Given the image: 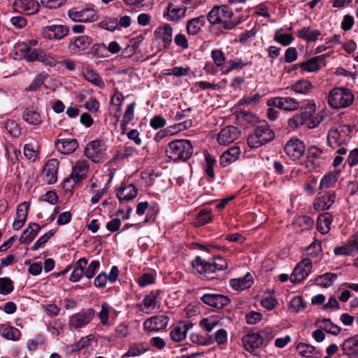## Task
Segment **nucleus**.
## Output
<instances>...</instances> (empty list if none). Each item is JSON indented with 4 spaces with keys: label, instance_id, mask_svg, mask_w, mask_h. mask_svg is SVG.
Segmentation results:
<instances>
[{
    "label": "nucleus",
    "instance_id": "obj_1",
    "mask_svg": "<svg viewBox=\"0 0 358 358\" xmlns=\"http://www.w3.org/2000/svg\"><path fill=\"white\" fill-rule=\"evenodd\" d=\"M301 108V110H304L300 113H296L292 116V123L297 127L300 125H306L309 129L315 128L322 121L324 116L317 113L316 115H313L315 112V106H310L308 103H302L300 106V103L296 102L292 99V111Z\"/></svg>",
    "mask_w": 358,
    "mask_h": 358
},
{
    "label": "nucleus",
    "instance_id": "obj_2",
    "mask_svg": "<svg viewBox=\"0 0 358 358\" xmlns=\"http://www.w3.org/2000/svg\"><path fill=\"white\" fill-rule=\"evenodd\" d=\"M192 266L204 278L212 280L218 277L217 272L227 269L228 264L221 256L215 257L213 262H207L197 256L192 261Z\"/></svg>",
    "mask_w": 358,
    "mask_h": 358
},
{
    "label": "nucleus",
    "instance_id": "obj_3",
    "mask_svg": "<svg viewBox=\"0 0 358 358\" xmlns=\"http://www.w3.org/2000/svg\"><path fill=\"white\" fill-rule=\"evenodd\" d=\"M166 152L174 162L186 161L193 155V146L189 140H176L169 143Z\"/></svg>",
    "mask_w": 358,
    "mask_h": 358
},
{
    "label": "nucleus",
    "instance_id": "obj_4",
    "mask_svg": "<svg viewBox=\"0 0 358 358\" xmlns=\"http://www.w3.org/2000/svg\"><path fill=\"white\" fill-rule=\"evenodd\" d=\"M275 134L267 123L257 126L254 132L248 137V145L251 148H257L266 143L272 141Z\"/></svg>",
    "mask_w": 358,
    "mask_h": 358
},
{
    "label": "nucleus",
    "instance_id": "obj_5",
    "mask_svg": "<svg viewBox=\"0 0 358 358\" xmlns=\"http://www.w3.org/2000/svg\"><path fill=\"white\" fill-rule=\"evenodd\" d=\"M354 101V95L348 88L335 87L329 95L328 103L334 108H346Z\"/></svg>",
    "mask_w": 358,
    "mask_h": 358
},
{
    "label": "nucleus",
    "instance_id": "obj_6",
    "mask_svg": "<svg viewBox=\"0 0 358 358\" xmlns=\"http://www.w3.org/2000/svg\"><path fill=\"white\" fill-rule=\"evenodd\" d=\"M106 145L99 140H95L90 142L85 150V156L94 163H98L105 157Z\"/></svg>",
    "mask_w": 358,
    "mask_h": 358
},
{
    "label": "nucleus",
    "instance_id": "obj_7",
    "mask_svg": "<svg viewBox=\"0 0 358 358\" xmlns=\"http://www.w3.org/2000/svg\"><path fill=\"white\" fill-rule=\"evenodd\" d=\"M95 310L90 308L70 317L69 324L74 329L81 328L90 323L94 317Z\"/></svg>",
    "mask_w": 358,
    "mask_h": 358
},
{
    "label": "nucleus",
    "instance_id": "obj_8",
    "mask_svg": "<svg viewBox=\"0 0 358 358\" xmlns=\"http://www.w3.org/2000/svg\"><path fill=\"white\" fill-rule=\"evenodd\" d=\"M201 300L214 310H221L230 303V299L220 294L207 293L201 297Z\"/></svg>",
    "mask_w": 358,
    "mask_h": 358
},
{
    "label": "nucleus",
    "instance_id": "obj_9",
    "mask_svg": "<svg viewBox=\"0 0 358 358\" xmlns=\"http://www.w3.org/2000/svg\"><path fill=\"white\" fill-rule=\"evenodd\" d=\"M336 194L335 191L329 190L324 194L320 192L313 203L314 208L317 211L329 210L335 203Z\"/></svg>",
    "mask_w": 358,
    "mask_h": 358
},
{
    "label": "nucleus",
    "instance_id": "obj_10",
    "mask_svg": "<svg viewBox=\"0 0 358 358\" xmlns=\"http://www.w3.org/2000/svg\"><path fill=\"white\" fill-rule=\"evenodd\" d=\"M169 317L165 315H158L151 317L143 322L145 331L152 332L165 329L169 323Z\"/></svg>",
    "mask_w": 358,
    "mask_h": 358
},
{
    "label": "nucleus",
    "instance_id": "obj_11",
    "mask_svg": "<svg viewBox=\"0 0 358 358\" xmlns=\"http://www.w3.org/2000/svg\"><path fill=\"white\" fill-rule=\"evenodd\" d=\"M312 262L310 259L306 258L301 261L292 271V284H298L303 281L311 272Z\"/></svg>",
    "mask_w": 358,
    "mask_h": 358
},
{
    "label": "nucleus",
    "instance_id": "obj_12",
    "mask_svg": "<svg viewBox=\"0 0 358 358\" xmlns=\"http://www.w3.org/2000/svg\"><path fill=\"white\" fill-rule=\"evenodd\" d=\"M69 27L62 24H52L43 28L41 33L48 39L59 40L69 34Z\"/></svg>",
    "mask_w": 358,
    "mask_h": 358
},
{
    "label": "nucleus",
    "instance_id": "obj_13",
    "mask_svg": "<svg viewBox=\"0 0 358 358\" xmlns=\"http://www.w3.org/2000/svg\"><path fill=\"white\" fill-rule=\"evenodd\" d=\"M69 17L74 21L92 22L98 20L96 12L92 8H85L80 10H69Z\"/></svg>",
    "mask_w": 358,
    "mask_h": 358
},
{
    "label": "nucleus",
    "instance_id": "obj_14",
    "mask_svg": "<svg viewBox=\"0 0 358 358\" xmlns=\"http://www.w3.org/2000/svg\"><path fill=\"white\" fill-rule=\"evenodd\" d=\"M59 161L57 159H50L47 161L43 167L45 182L48 185L55 184L57 180Z\"/></svg>",
    "mask_w": 358,
    "mask_h": 358
},
{
    "label": "nucleus",
    "instance_id": "obj_15",
    "mask_svg": "<svg viewBox=\"0 0 358 358\" xmlns=\"http://www.w3.org/2000/svg\"><path fill=\"white\" fill-rule=\"evenodd\" d=\"M345 127V126L329 131L327 141L332 148H334V145L338 147L346 143L348 135Z\"/></svg>",
    "mask_w": 358,
    "mask_h": 358
},
{
    "label": "nucleus",
    "instance_id": "obj_16",
    "mask_svg": "<svg viewBox=\"0 0 358 358\" xmlns=\"http://www.w3.org/2000/svg\"><path fill=\"white\" fill-rule=\"evenodd\" d=\"M243 347L249 352H253L264 343L262 336L257 333H251L245 335L242 338Z\"/></svg>",
    "mask_w": 358,
    "mask_h": 358
},
{
    "label": "nucleus",
    "instance_id": "obj_17",
    "mask_svg": "<svg viewBox=\"0 0 358 358\" xmlns=\"http://www.w3.org/2000/svg\"><path fill=\"white\" fill-rule=\"evenodd\" d=\"M192 327V324L189 322H180L174 326L170 332L171 339L176 343L183 341L187 335V332Z\"/></svg>",
    "mask_w": 358,
    "mask_h": 358
},
{
    "label": "nucleus",
    "instance_id": "obj_18",
    "mask_svg": "<svg viewBox=\"0 0 358 358\" xmlns=\"http://www.w3.org/2000/svg\"><path fill=\"white\" fill-rule=\"evenodd\" d=\"M341 349L343 354L348 358H358V335L345 340Z\"/></svg>",
    "mask_w": 358,
    "mask_h": 358
},
{
    "label": "nucleus",
    "instance_id": "obj_19",
    "mask_svg": "<svg viewBox=\"0 0 358 358\" xmlns=\"http://www.w3.org/2000/svg\"><path fill=\"white\" fill-rule=\"evenodd\" d=\"M237 138L238 129L234 126H228L220 131L217 141L220 145H226L234 142Z\"/></svg>",
    "mask_w": 358,
    "mask_h": 358
},
{
    "label": "nucleus",
    "instance_id": "obj_20",
    "mask_svg": "<svg viewBox=\"0 0 358 358\" xmlns=\"http://www.w3.org/2000/svg\"><path fill=\"white\" fill-rule=\"evenodd\" d=\"M241 155V150L238 146H232L224 152L220 157V164L226 167L236 162Z\"/></svg>",
    "mask_w": 358,
    "mask_h": 358
},
{
    "label": "nucleus",
    "instance_id": "obj_21",
    "mask_svg": "<svg viewBox=\"0 0 358 358\" xmlns=\"http://www.w3.org/2000/svg\"><path fill=\"white\" fill-rule=\"evenodd\" d=\"M173 28L169 24H165L155 31V35L164 43V49H167L172 42Z\"/></svg>",
    "mask_w": 358,
    "mask_h": 358
},
{
    "label": "nucleus",
    "instance_id": "obj_22",
    "mask_svg": "<svg viewBox=\"0 0 358 358\" xmlns=\"http://www.w3.org/2000/svg\"><path fill=\"white\" fill-rule=\"evenodd\" d=\"M55 146L59 152L64 155L73 153L78 147V143L75 138H66L57 140Z\"/></svg>",
    "mask_w": 358,
    "mask_h": 358
},
{
    "label": "nucleus",
    "instance_id": "obj_23",
    "mask_svg": "<svg viewBox=\"0 0 358 358\" xmlns=\"http://www.w3.org/2000/svg\"><path fill=\"white\" fill-rule=\"evenodd\" d=\"M296 350L301 356L306 358H321L322 356V352L320 350L306 343H301L298 344L296 347Z\"/></svg>",
    "mask_w": 358,
    "mask_h": 358
},
{
    "label": "nucleus",
    "instance_id": "obj_24",
    "mask_svg": "<svg viewBox=\"0 0 358 358\" xmlns=\"http://www.w3.org/2000/svg\"><path fill=\"white\" fill-rule=\"evenodd\" d=\"M29 210V205L26 203H20L17 208L16 217L13 223V228L15 230L20 229L24 225Z\"/></svg>",
    "mask_w": 358,
    "mask_h": 358
},
{
    "label": "nucleus",
    "instance_id": "obj_25",
    "mask_svg": "<svg viewBox=\"0 0 358 358\" xmlns=\"http://www.w3.org/2000/svg\"><path fill=\"white\" fill-rule=\"evenodd\" d=\"M138 194V189L133 184L121 186L117 191L116 196L120 201H130Z\"/></svg>",
    "mask_w": 358,
    "mask_h": 358
},
{
    "label": "nucleus",
    "instance_id": "obj_26",
    "mask_svg": "<svg viewBox=\"0 0 358 358\" xmlns=\"http://www.w3.org/2000/svg\"><path fill=\"white\" fill-rule=\"evenodd\" d=\"M41 227L37 223H30L19 238L22 244H29L36 236Z\"/></svg>",
    "mask_w": 358,
    "mask_h": 358
},
{
    "label": "nucleus",
    "instance_id": "obj_27",
    "mask_svg": "<svg viewBox=\"0 0 358 358\" xmlns=\"http://www.w3.org/2000/svg\"><path fill=\"white\" fill-rule=\"evenodd\" d=\"M231 287L237 291H242L250 288L252 285V276L248 273L244 277L231 279L230 280Z\"/></svg>",
    "mask_w": 358,
    "mask_h": 358
},
{
    "label": "nucleus",
    "instance_id": "obj_28",
    "mask_svg": "<svg viewBox=\"0 0 358 358\" xmlns=\"http://www.w3.org/2000/svg\"><path fill=\"white\" fill-rule=\"evenodd\" d=\"M149 348V344L144 342L132 343L130 345L128 351L122 356V358L139 356L147 352Z\"/></svg>",
    "mask_w": 358,
    "mask_h": 358
},
{
    "label": "nucleus",
    "instance_id": "obj_29",
    "mask_svg": "<svg viewBox=\"0 0 358 358\" xmlns=\"http://www.w3.org/2000/svg\"><path fill=\"white\" fill-rule=\"evenodd\" d=\"M87 264V260L83 257L78 259L73 266V270L71 273L69 280L71 282H78L85 275L84 269Z\"/></svg>",
    "mask_w": 358,
    "mask_h": 358
},
{
    "label": "nucleus",
    "instance_id": "obj_30",
    "mask_svg": "<svg viewBox=\"0 0 358 358\" xmlns=\"http://www.w3.org/2000/svg\"><path fill=\"white\" fill-rule=\"evenodd\" d=\"M206 17L203 15L191 19L187 23V31L189 34L196 35L206 24Z\"/></svg>",
    "mask_w": 358,
    "mask_h": 358
},
{
    "label": "nucleus",
    "instance_id": "obj_31",
    "mask_svg": "<svg viewBox=\"0 0 358 358\" xmlns=\"http://www.w3.org/2000/svg\"><path fill=\"white\" fill-rule=\"evenodd\" d=\"M338 275L334 273H326L323 275L317 276L314 282L315 283L322 287L328 288L333 285L334 281L337 279Z\"/></svg>",
    "mask_w": 358,
    "mask_h": 358
},
{
    "label": "nucleus",
    "instance_id": "obj_32",
    "mask_svg": "<svg viewBox=\"0 0 358 358\" xmlns=\"http://www.w3.org/2000/svg\"><path fill=\"white\" fill-rule=\"evenodd\" d=\"M332 222V215L329 213H323L318 216L317 229L323 234L329 231Z\"/></svg>",
    "mask_w": 358,
    "mask_h": 358
},
{
    "label": "nucleus",
    "instance_id": "obj_33",
    "mask_svg": "<svg viewBox=\"0 0 358 358\" xmlns=\"http://www.w3.org/2000/svg\"><path fill=\"white\" fill-rule=\"evenodd\" d=\"M301 69V71L317 72L320 70V64L313 57L307 61L292 65V71Z\"/></svg>",
    "mask_w": 358,
    "mask_h": 358
},
{
    "label": "nucleus",
    "instance_id": "obj_34",
    "mask_svg": "<svg viewBox=\"0 0 358 358\" xmlns=\"http://www.w3.org/2000/svg\"><path fill=\"white\" fill-rule=\"evenodd\" d=\"M92 42V39L90 37L83 35L75 38L73 41H71L69 45L72 46L74 50L83 51L88 48Z\"/></svg>",
    "mask_w": 358,
    "mask_h": 358
},
{
    "label": "nucleus",
    "instance_id": "obj_35",
    "mask_svg": "<svg viewBox=\"0 0 358 358\" xmlns=\"http://www.w3.org/2000/svg\"><path fill=\"white\" fill-rule=\"evenodd\" d=\"M236 117L241 124L245 127L254 125L258 122L257 117L250 111L240 110Z\"/></svg>",
    "mask_w": 358,
    "mask_h": 358
},
{
    "label": "nucleus",
    "instance_id": "obj_36",
    "mask_svg": "<svg viewBox=\"0 0 358 358\" xmlns=\"http://www.w3.org/2000/svg\"><path fill=\"white\" fill-rule=\"evenodd\" d=\"M338 173L334 172H329L325 174L320 181L319 189L323 190L334 187L338 180Z\"/></svg>",
    "mask_w": 358,
    "mask_h": 358
},
{
    "label": "nucleus",
    "instance_id": "obj_37",
    "mask_svg": "<svg viewBox=\"0 0 358 358\" xmlns=\"http://www.w3.org/2000/svg\"><path fill=\"white\" fill-rule=\"evenodd\" d=\"M321 32L318 29H311L310 27H303L298 33V36L308 41H315Z\"/></svg>",
    "mask_w": 358,
    "mask_h": 358
},
{
    "label": "nucleus",
    "instance_id": "obj_38",
    "mask_svg": "<svg viewBox=\"0 0 358 358\" xmlns=\"http://www.w3.org/2000/svg\"><path fill=\"white\" fill-rule=\"evenodd\" d=\"M267 104L269 106L278 107L286 111L291 110L290 98L276 97L268 101Z\"/></svg>",
    "mask_w": 358,
    "mask_h": 358
},
{
    "label": "nucleus",
    "instance_id": "obj_39",
    "mask_svg": "<svg viewBox=\"0 0 358 358\" xmlns=\"http://www.w3.org/2000/svg\"><path fill=\"white\" fill-rule=\"evenodd\" d=\"M1 336L11 341H18L20 337V331L13 327L2 325L0 327Z\"/></svg>",
    "mask_w": 358,
    "mask_h": 358
},
{
    "label": "nucleus",
    "instance_id": "obj_40",
    "mask_svg": "<svg viewBox=\"0 0 358 358\" xmlns=\"http://www.w3.org/2000/svg\"><path fill=\"white\" fill-rule=\"evenodd\" d=\"M87 171V165L85 161H78L76 162L74 169L71 174L77 181H81L85 176Z\"/></svg>",
    "mask_w": 358,
    "mask_h": 358
},
{
    "label": "nucleus",
    "instance_id": "obj_41",
    "mask_svg": "<svg viewBox=\"0 0 358 358\" xmlns=\"http://www.w3.org/2000/svg\"><path fill=\"white\" fill-rule=\"evenodd\" d=\"M83 77L89 82L99 87H103L105 84L99 75L92 69H85L83 71Z\"/></svg>",
    "mask_w": 358,
    "mask_h": 358
},
{
    "label": "nucleus",
    "instance_id": "obj_42",
    "mask_svg": "<svg viewBox=\"0 0 358 358\" xmlns=\"http://www.w3.org/2000/svg\"><path fill=\"white\" fill-rule=\"evenodd\" d=\"M305 150V144L302 141L292 138V160L299 159L303 157Z\"/></svg>",
    "mask_w": 358,
    "mask_h": 358
},
{
    "label": "nucleus",
    "instance_id": "obj_43",
    "mask_svg": "<svg viewBox=\"0 0 358 358\" xmlns=\"http://www.w3.org/2000/svg\"><path fill=\"white\" fill-rule=\"evenodd\" d=\"M167 14L171 20L177 21L185 16L187 10L186 7H173L172 3H170L167 7Z\"/></svg>",
    "mask_w": 358,
    "mask_h": 358
},
{
    "label": "nucleus",
    "instance_id": "obj_44",
    "mask_svg": "<svg viewBox=\"0 0 358 358\" xmlns=\"http://www.w3.org/2000/svg\"><path fill=\"white\" fill-rule=\"evenodd\" d=\"M22 119L30 124L37 125L41 122L39 113L35 110L26 109L22 114Z\"/></svg>",
    "mask_w": 358,
    "mask_h": 358
},
{
    "label": "nucleus",
    "instance_id": "obj_45",
    "mask_svg": "<svg viewBox=\"0 0 358 358\" xmlns=\"http://www.w3.org/2000/svg\"><path fill=\"white\" fill-rule=\"evenodd\" d=\"M40 50L33 49L27 45H24V48L22 50V53L23 58L29 62H32L34 61H38L40 53Z\"/></svg>",
    "mask_w": 358,
    "mask_h": 358
},
{
    "label": "nucleus",
    "instance_id": "obj_46",
    "mask_svg": "<svg viewBox=\"0 0 358 358\" xmlns=\"http://www.w3.org/2000/svg\"><path fill=\"white\" fill-rule=\"evenodd\" d=\"M15 4L22 8L24 11H28L29 14L36 12L39 6L38 3L34 0H21L15 1Z\"/></svg>",
    "mask_w": 358,
    "mask_h": 358
},
{
    "label": "nucleus",
    "instance_id": "obj_47",
    "mask_svg": "<svg viewBox=\"0 0 358 358\" xmlns=\"http://www.w3.org/2000/svg\"><path fill=\"white\" fill-rule=\"evenodd\" d=\"M312 87V84L307 80H299L292 85V90L299 94H307Z\"/></svg>",
    "mask_w": 358,
    "mask_h": 358
},
{
    "label": "nucleus",
    "instance_id": "obj_48",
    "mask_svg": "<svg viewBox=\"0 0 358 358\" xmlns=\"http://www.w3.org/2000/svg\"><path fill=\"white\" fill-rule=\"evenodd\" d=\"M14 289L13 281L8 277L0 278V294L7 295Z\"/></svg>",
    "mask_w": 358,
    "mask_h": 358
},
{
    "label": "nucleus",
    "instance_id": "obj_49",
    "mask_svg": "<svg viewBox=\"0 0 358 358\" xmlns=\"http://www.w3.org/2000/svg\"><path fill=\"white\" fill-rule=\"evenodd\" d=\"M4 127L13 137H18L21 133L18 124L12 120H8L4 122Z\"/></svg>",
    "mask_w": 358,
    "mask_h": 358
},
{
    "label": "nucleus",
    "instance_id": "obj_50",
    "mask_svg": "<svg viewBox=\"0 0 358 358\" xmlns=\"http://www.w3.org/2000/svg\"><path fill=\"white\" fill-rule=\"evenodd\" d=\"M205 160L206 163V172L208 177L210 178L211 180L215 178V173L213 167L216 162V160L214 157H213L208 152H205L204 153Z\"/></svg>",
    "mask_w": 358,
    "mask_h": 358
},
{
    "label": "nucleus",
    "instance_id": "obj_51",
    "mask_svg": "<svg viewBox=\"0 0 358 358\" xmlns=\"http://www.w3.org/2000/svg\"><path fill=\"white\" fill-rule=\"evenodd\" d=\"M211 57L214 64L220 68H223L226 58L222 50L216 49L211 51Z\"/></svg>",
    "mask_w": 358,
    "mask_h": 358
},
{
    "label": "nucleus",
    "instance_id": "obj_52",
    "mask_svg": "<svg viewBox=\"0 0 358 358\" xmlns=\"http://www.w3.org/2000/svg\"><path fill=\"white\" fill-rule=\"evenodd\" d=\"M307 255L312 257H317L322 251L321 241L315 239L314 241L310 243L306 248Z\"/></svg>",
    "mask_w": 358,
    "mask_h": 358
},
{
    "label": "nucleus",
    "instance_id": "obj_53",
    "mask_svg": "<svg viewBox=\"0 0 358 358\" xmlns=\"http://www.w3.org/2000/svg\"><path fill=\"white\" fill-rule=\"evenodd\" d=\"M211 211L208 209H202L196 216V222L198 225H204L211 221Z\"/></svg>",
    "mask_w": 358,
    "mask_h": 358
},
{
    "label": "nucleus",
    "instance_id": "obj_54",
    "mask_svg": "<svg viewBox=\"0 0 358 358\" xmlns=\"http://www.w3.org/2000/svg\"><path fill=\"white\" fill-rule=\"evenodd\" d=\"M190 339L192 343L201 345H208L213 343V336L206 338L198 334H192L190 336Z\"/></svg>",
    "mask_w": 358,
    "mask_h": 358
},
{
    "label": "nucleus",
    "instance_id": "obj_55",
    "mask_svg": "<svg viewBox=\"0 0 358 358\" xmlns=\"http://www.w3.org/2000/svg\"><path fill=\"white\" fill-rule=\"evenodd\" d=\"M321 322L323 324V328L326 332L336 336L341 332V329L338 326L333 324L330 319H323Z\"/></svg>",
    "mask_w": 358,
    "mask_h": 358
},
{
    "label": "nucleus",
    "instance_id": "obj_56",
    "mask_svg": "<svg viewBox=\"0 0 358 358\" xmlns=\"http://www.w3.org/2000/svg\"><path fill=\"white\" fill-rule=\"evenodd\" d=\"M79 182L80 181L76 180L74 177L70 176L64 180L62 187L65 194L71 195L75 185Z\"/></svg>",
    "mask_w": 358,
    "mask_h": 358
},
{
    "label": "nucleus",
    "instance_id": "obj_57",
    "mask_svg": "<svg viewBox=\"0 0 358 358\" xmlns=\"http://www.w3.org/2000/svg\"><path fill=\"white\" fill-rule=\"evenodd\" d=\"M227 66L223 70L224 73H228L229 72L234 69H241L245 66L248 63L243 62L241 59H237L236 60H229L227 62Z\"/></svg>",
    "mask_w": 358,
    "mask_h": 358
},
{
    "label": "nucleus",
    "instance_id": "obj_58",
    "mask_svg": "<svg viewBox=\"0 0 358 358\" xmlns=\"http://www.w3.org/2000/svg\"><path fill=\"white\" fill-rule=\"evenodd\" d=\"M99 27L113 31L117 27V19L114 17H106L103 21L99 22Z\"/></svg>",
    "mask_w": 358,
    "mask_h": 358
},
{
    "label": "nucleus",
    "instance_id": "obj_59",
    "mask_svg": "<svg viewBox=\"0 0 358 358\" xmlns=\"http://www.w3.org/2000/svg\"><path fill=\"white\" fill-rule=\"evenodd\" d=\"M218 324V321L213 317H206L199 322L201 327L207 332H210L215 326Z\"/></svg>",
    "mask_w": 358,
    "mask_h": 358
},
{
    "label": "nucleus",
    "instance_id": "obj_60",
    "mask_svg": "<svg viewBox=\"0 0 358 358\" xmlns=\"http://www.w3.org/2000/svg\"><path fill=\"white\" fill-rule=\"evenodd\" d=\"M55 234V231L52 230L49 231L46 234H45L43 236L40 237L31 246V250H36L41 247H42L45 243H46L50 238Z\"/></svg>",
    "mask_w": 358,
    "mask_h": 358
},
{
    "label": "nucleus",
    "instance_id": "obj_61",
    "mask_svg": "<svg viewBox=\"0 0 358 358\" xmlns=\"http://www.w3.org/2000/svg\"><path fill=\"white\" fill-rule=\"evenodd\" d=\"M274 40L282 45H288L291 43V35L288 34H284L280 30H277Z\"/></svg>",
    "mask_w": 358,
    "mask_h": 358
},
{
    "label": "nucleus",
    "instance_id": "obj_62",
    "mask_svg": "<svg viewBox=\"0 0 358 358\" xmlns=\"http://www.w3.org/2000/svg\"><path fill=\"white\" fill-rule=\"evenodd\" d=\"M45 81V77L42 75H38L31 82V83L29 85L28 87L26 88L27 91L34 92L38 90L43 84Z\"/></svg>",
    "mask_w": 358,
    "mask_h": 358
},
{
    "label": "nucleus",
    "instance_id": "obj_63",
    "mask_svg": "<svg viewBox=\"0 0 358 358\" xmlns=\"http://www.w3.org/2000/svg\"><path fill=\"white\" fill-rule=\"evenodd\" d=\"M24 155L28 159L34 160L37 155L36 146L31 143L25 144L24 146Z\"/></svg>",
    "mask_w": 358,
    "mask_h": 358
},
{
    "label": "nucleus",
    "instance_id": "obj_64",
    "mask_svg": "<svg viewBox=\"0 0 358 358\" xmlns=\"http://www.w3.org/2000/svg\"><path fill=\"white\" fill-rule=\"evenodd\" d=\"M100 266V263L97 260L92 261L87 266V268L84 269L85 276L87 278H92L97 269Z\"/></svg>",
    "mask_w": 358,
    "mask_h": 358
}]
</instances>
